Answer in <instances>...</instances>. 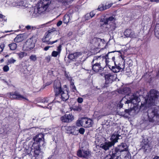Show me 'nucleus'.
Masks as SVG:
<instances>
[{
    "mask_svg": "<svg viewBox=\"0 0 159 159\" xmlns=\"http://www.w3.org/2000/svg\"><path fill=\"white\" fill-rule=\"evenodd\" d=\"M116 18L113 16H111L109 17H105L103 19H101L100 21L102 23L101 24V26H103L104 25H110V27H112L114 29L116 28V24L115 23Z\"/></svg>",
    "mask_w": 159,
    "mask_h": 159,
    "instance_id": "7",
    "label": "nucleus"
},
{
    "mask_svg": "<svg viewBox=\"0 0 159 159\" xmlns=\"http://www.w3.org/2000/svg\"><path fill=\"white\" fill-rule=\"evenodd\" d=\"M20 5L23 6L24 4V0H18Z\"/></svg>",
    "mask_w": 159,
    "mask_h": 159,
    "instance_id": "53",
    "label": "nucleus"
},
{
    "mask_svg": "<svg viewBox=\"0 0 159 159\" xmlns=\"http://www.w3.org/2000/svg\"><path fill=\"white\" fill-rule=\"evenodd\" d=\"M29 59L30 61L35 62L37 60V57L36 55H31L30 56Z\"/></svg>",
    "mask_w": 159,
    "mask_h": 159,
    "instance_id": "36",
    "label": "nucleus"
},
{
    "mask_svg": "<svg viewBox=\"0 0 159 159\" xmlns=\"http://www.w3.org/2000/svg\"><path fill=\"white\" fill-rule=\"evenodd\" d=\"M53 98V97H45L41 99L40 102L44 103H48V106L46 107L50 109H51V107L53 105V103L55 102Z\"/></svg>",
    "mask_w": 159,
    "mask_h": 159,
    "instance_id": "13",
    "label": "nucleus"
},
{
    "mask_svg": "<svg viewBox=\"0 0 159 159\" xmlns=\"http://www.w3.org/2000/svg\"><path fill=\"white\" fill-rule=\"evenodd\" d=\"M25 28L28 30L31 29V26L30 25H27L25 27Z\"/></svg>",
    "mask_w": 159,
    "mask_h": 159,
    "instance_id": "61",
    "label": "nucleus"
},
{
    "mask_svg": "<svg viewBox=\"0 0 159 159\" xmlns=\"http://www.w3.org/2000/svg\"><path fill=\"white\" fill-rule=\"evenodd\" d=\"M82 121L83 127L89 128L91 126L92 121L91 120L86 118H82Z\"/></svg>",
    "mask_w": 159,
    "mask_h": 159,
    "instance_id": "21",
    "label": "nucleus"
},
{
    "mask_svg": "<svg viewBox=\"0 0 159 159\" xmlns=\"http://www.w3.org/2000/svg\"><path fill=\"white\" fill-rule=\"evenodd\" d=\"M64 75L66 78L69 81H71L72 80V78L68 75L66 71L64 72Z\"/></svg>",
    "mask_w": 159,
    "mask_h": 159,
    "instance_id": "37",
    "label": "nucleus"
},
{
    "mask_svg": "<svg viewBox=\"0 0 159 159\" xmlns=\"http://www.w3.org/2000/svg\"><path fill=\"white\" fill-rule=\"evenodd\" d=\"M76 125L78 127L83 126V125H82V119L80 120H78L76 121Z\"/></svg>",
    "mask_w": 159,
    "mask_h": 159,
    "instance_id": "39",
    "label": "nucleus"
},
{
    "mask_svg": "<svg viewBox=\"0 0 159 159\" xmlns=\"http://www.w3.org/2000/svg\"><path fill=\"white\" fill-rule=\"evenodd\" d=\"M122 92L123 93L127 95L129 94L130 91V89L129 87L124 88L122 90Z\"/></svg>",
    "mask_w": 159,
    "mask_h": 159,
    "instance_id": "33",
    "label": "nucleus"
},
{
    "mask_svg": "<svg viewBox=\"0 0 159 159\" xmlns=\"http://www.w3.org/2000/svg\"><path fill=\"white\" fill-rule=\"evenodd\" d=\"M5 46L4 43L2 42L0 43V53L2 52Z\"/></svg>",
    "mask_w": 159,
    "mask_h": 159,
    "instance_id": "38",
    "label": "nucleus"
},
{
    "mask_svg": "<svg viewBox=\"0 0 159 159\" xmlns=\"http://www.w3.org/2000/svg\"><path fill=\"white\" fill-rule=\"evenodd\" d=\"M76 127L75 126H67L66 128V130L67 131H69L68 133L71 134L72 135H77V134L75 133Z\"/></svg>",
    "mask_w": 159,
    "mask_h": 159,
    "instance_id": "28",
    "label": "nucleus"
},
{
    "mask_svg": "<svg viewBox=\"0 0 159 159\" xmlns=\"http://www.w3.org/2000/svg\"><path fill=\"white\" fill-rule=\"evenodd\" d=\"M70 88H71V90L72 92H75V91H76V89L75 85L70 87Z\"/></svg>",
    "mask_w": 159,
    "mask_h": 159,
    "instance_id": "50",
    "label": "nucleus"
},
{
    "mask_svg": "<svg viewBox=\"0 0 159 159\" xmlns=\"http://www.w3.org/2000/svg\"><path fill=\"white\" fill-rule=\"evenodd\" d=\"M138 97L136 96H134V95L133 97L132 98V99H133V101L134 100H135L136 101H137V100H138Z\"/></svg>",
    "mask_w": 159,
    "mask_h": 159,
    "instance_id": "56",
    "label": "nucleus"
},
{
    "mask_svg": "<svg viewBox=\"0 0 159 159\" xmlns=\"http://www.w3.org/2000/svg\"><path fill=\"white\" fill-rule=\"evenodd\" d=\"M61 44L59 45L58 47H57V52H58L59 53H60L61 50Z\"/></svg>",
    "mask_w": 159,
    "mask_h": 159,
    "instance_id": "47",
    "label": "nucleus"
},
{
    "mask_svg": "<svg viewBox=\"0 0 159 159\" xmlns=\"http://www.w3.org/2000/svg\"><path fill=\"white\" fill-rule=\"evenodd\" d=\"M154 33L156 37L159 39V23L156 24L154 29Z\"/></svg>",
    "mask_w": 159,
    "mask_h": 159,
    "instance_id": "29",
    "label": "nucleus"
},
{
    "mask_svg": "<svg viewBox=\"0 0 159 159\" xmlns=\"http://www.w3.org/2000/svg\"><path fill=\"white\" fill-rule=\"evenodd\" d=\"M60 54L58 52L54 51H53L52 53V56L53 57H57V55H59Z\"/></svg>",
    "mask_w": 159,
    "mask_h": 159,
    "instance_id": "42",
    "label": "nucleus"
},
{
    "mask_svg": "<svg viewBox=\"0 0 159 159\" xmlns=\"http://www.w3.org/2000/svg\"><path fill=\"white\" fill-rule=\"evenodd\" d=\"M159 97V92L155 89H152L149 92V99L146 100V103L151 106L155 103V101L157 100Z\"/></svg>",
    "mask_w": 159,
    "mask_h": 159,
    "instance_id": "8",
    "label": "nucleus"
},
{
    "mask_svg": "<svg viewBox=\"0 0 159 159\" xmlns=\"http://www.w3.org/2000/svg\"><path fill=\"white\" fill-rule=\"evenodd\" d=\"M53 87L55 94L58 92H60L63 89L61 87L60 82L58 81H56L54 82Z\"/></svg>",
    "mask_w": 159,
    "mask_h": 159,
    "instance_id": "19",
    "label": "nucleus"
},
{
    "mask_svg": "<svg viewBox=\"0 0 159 159\" xmlns=\"http://www.w3.org/2000/svg\"><path fill=\"white\" fill-rule=\"evenodd\" d=\"M10 49L11 50H14L16 49L17 47V44L16 43H12L8 45Z\"/></svg>",
    "mask_w": 159,
    "mask_h": 159,
    "instance_id": "32",
    "label": "nucleus"
},
{
    "mask_svg": "<svg viewBox=\"0 0 159 159\" xmlns=\"http://www.w3.org/2000/svg\"><path fill=\"white\" fill-rule=\"evenodd\" d=\"M70 81V87L72 86L73 85H75L74 82L71 81Z\"/></svg>",
    "mask_w": 159,
    "mask_h": 159,
    "instance_id": "62",
    "label": "nucleus"
},
{
    "mask_svg": "<svg viewBox=\"0 0 159 159\" xmlns=\"http://www.w3.org/2000/svg\"><path fill=\"white\" fill-rule=\"evenodd\" d=\"M50 39H49V40H42L43 43H46L47 44H52L54 43H56L59 41V39H57L53 41H49V40Z\"/></svg>",
    "mask_w": 159,
    "mask_h": 159,
    "instance_id": "34",
    "label": "nucleus"
},
{
    "mask_svg": "<svg viewBox=\"0 0 159 159\" xmlns=\"http://www.w3.org/2000/svg\"><path fill=\"white\" fill-rule=\"evenodd\" d=\"M104 159H123L122 157V155L119 156L118 157H112V156H107L105 157Z\"/></svg>",
    "mask_w": 159,
    "mask_h": 159,
    "instance_id": "35",
    "label": "nucleus"
},
{
    "mask_svg": "<svg viewBox=\"0 0 159 159\" xmlns=\"http://www.w3.org/2000/svg\"><path fill=\"white\" fill-rule=\"evenodd\" d=\"M16 61V60H14L12 57L9 59L7 62V64L9 65L12 63H14Z\"/></svg>",
    "mask_w": 159,
    "mask_h": 159,
    "instance_id": "41",
    "label": "nucleus"
},
{
    "mask_svg": "<svg viewBox=\"0 0 159 159\" xmlns=\"http://www.w3.org/2000/svg\"><path fill=\"white\" fill-rule=\"evenodd\" d=\"M115 52H108L107 54H106L104 56H102L100 55V56H101V58L102 59V61H104V60L106 59H113L115 60V55L114 53Z\"/></svg>",
    "mask_w": 159,
    "mask_h": 159,
    "instance_id": "20",
    "label": "nucleus"
},
{
    "mask_svg": "<svg viewBox=\"0 0 159 159\" xmlns=\"http://www.w3.org/2000/svg\"><path fill=\"white\" fill-rule=\"evenodd\" d=\"M122 157L123 159H130V157L128 154L126 153H125L124 156L122 155Z\"/></svg>",
    "mask_w": 159,
    "mask_h": 159,
    "instance_id": "44",
    "label": "nucleus"
},
{
    "mask_svg": "<svg viewBox=\"0 0 159 159\" xmlns=\"http://www.w3.org/2000/svg\"><path fill=\"white\" fill-rule=\"evenodd\" d=\"M116 76L109 73L105 74L104 77L105 80V84H107L109 83H112L114 81L116 78Z\"/></svg>",
    "mask_w": 159,
    "mask_h": 159,
    "instance_id": "16",
    "label": "nucleus"
},
{
    "mask_svg": "<svg viewBox=\"0 0 159 159\" xmlns=\"http://www.w3.org/2000/svg\"><path fill=\"white\" fill-rule=\"evenodd\" d=\"M74 116L71 114H65L61 117L60 119L63 123H69L74 120Z\"/></svg>",
    "mask_w": 159,
    "mask_h": 159,
    "instance_id": "14",
    "label": "nucleus"
},
{
    "mask_svg": "<svg viewBox=\"0 0 159 159\" xmlns=\"http://www.w3.org/2000/svg\"><path fill=\"white\" fill-rule=\"evenodd\" d=\"M80 108L78 107H75L73 108V110L74 111H79L80 110Z\"/></svg>",
    "mask_w": 159,
    "mask_h": 159,
    "instance_id": "54",
    "label": "nucleus"
},
{
    "mask_svg": "<svg viewBox=\"0 0 159 159\" xmlns=\"http://www.w3.org/2000/svg\"><path fill=\"white\" fill-rule=\"evenodd\" d=\"M135 8H139V9H141L142 8V7L141 6H140V5H136V6H135Z\"/></svg>",
    "mask_w": 159,
    "mask_h": 159,
    "instance_id": "63",
    "label": "nucleus"
},
{
    "mask_svg": "<svg viewBox=\"0 0 159 159\" xmlns=\"http://www.w3.org/2000/svg\"><path fill=\"white\" fill-rule=\"evenodd\" d=\"M153 159H159V157L156 156Z\"/></svg>",
    "mask_w": 159,
    "mask_h": 159,
    "instance_id": "64",
    "label": "nucleus"
},
{
    "mask_svg": "<svg viewBox=\"0 0 159 159\" xmlns=\"http://www.w3.org/2000/svg\"><path fill=\"white\" fill-rule=\"evenodd\" d=\"M128 151V146L126 143H121L116 147L112 148L110 151L109 156H112V157H118L124 151Z\"/></svg>",
    "mask_w": 159,
    "mask_h": 159,
    "instance_id": "3",
    "label": "nucleus"
},
{
    "mask_svg": "<svg viewBox=\"0 0 159 159\" xmlns=\"http://www.w3.org/2000/svg\"><path fill=\"white\" fill-rule=\"evenodd\" d=\"M80 55V52H75L73 53L70 54L68 57L70 60L74 61Z\"/></svg>",
    "mask_w": 159,
    "mask_h": 159,
    "instance_id": "27",
    "label": "nucleus"
},
{
    "mask_svg": "<svg viewBox=\"0 0 159 159\" xmlns=\"http://www.w3.org/2000/svg\"><path fill=\"white\" fill-rule=\"evenodd\" d=\"M125 62L121 61L118 65H116L114 73H117L119 72L121 69L123 70L125 69Z\"/></svg>",
    "mask_w": 159,
    "mask_h": 159,
    "instance_id": "24",
    "label": "nucleus"
},
{
    "mask_svg": "<svg viewBox=\"0 0 159 159\" xmlns=\"http://www.w3.org/2000/svg\"><path fill=\"white\" fill-rule=\"evenodd\" d=\"M50 3L49 0H40L36 5V9H34V13L40 14L45 11Z\"/></svg>",
    "mask_w": 159,
    "mask_h": 159,
    "instance_id": "5",
    "label": "nucleus"
},
{
    "mask_svg": "<svg viewBox=\"0 0 159 159\" xmlns=\"http://www.w3.org/2000/svg\"><path fill=\"white\" fill-rule=\"evenodd\" d=\"M104 61L105 63V65L104 66L105 67L107 66L108 67L111 71L114 73L116 65L115 60L111 59L109 60L108 59L107 60L106 59L104 60Z\"/></svg>",
    "mask_w": 159,
    "mask_h": 159,
    "instance_id": "12",
    "label": "nucleus"
},
{
    "mask_svg": "<svg viewBox=\"0 0 159 159\" xmlns=\"http://www.w3.org/2000/svg\"><path fill=\"white\" fill-rule=\"evenodd\" d=\"M5 16L2 14L0 13V18L3 19Z\"/></svg>",
    "mask_w": 159,
    "mask_h": 159,
    "instance_id": "60",
    "label": "nucleus"
},
{
    "mask_svg": "<svg viewBox=\"0 0 159 159\" xmlns=\"http://www.w3.org/2000/svg\"><path fill=\"white\" fill-rule=\"evenodd\" d=\"M124 35L127 37L133 38L135 36L134 32L130 29H126L124 32Z\"/></svg>",
    "mask_w": 159,
    "mask_h": 159,
    "instance_id": "26",
    "label": "nucleus"
},
{
    "mask_svg": "<svg viewBox=\"0 0 159 159\" xmlns=\"http://www.w3.org/2000/svg\"><path fill=\"white\" fill-rule=\"evenodd\" d=\"M95 14V13L94 12V11H91L89 14H86L85 16V18L86 20H89L93 17Z\"/></svg>",
    "mask_w": 159,
    "mask_h": 159,
    "instance_id": "30",
    "label": "nucleus"
},
{
    "mask_svg": "<svg viewBox=\"0 0 159 159\" xmlns=\"http://www.w3.org/2000/svg\"><path fill=\"white\" fill-rule=\"evenodd\" d=\"M7 95L12 99L21 100L22 99L28 101V99L23 96L20 95L17 91L8 93Z\"/></svg>",
    "mask_w": 159,
    "mask_h": 159,
    "instance_id": "9",
    "label": "nucleus"
},
{
    "mask_svg": "<svg viewBox=\"0 0 159 159\" xmlns=\"http://www.w3.org/2000/svg\"><path fill=\"white\" fill-rule=\"evenodd\" d=\"M51 47L50 46H46L43 49H44V51H47L48 50V49H49V48H50Z\"/></svg>",
    "mask_w": 159,
    "mask_h": 159,
    "instance_id": "59",
    "label": "nucleus"
},
{
    "mask_svg": "<svg viewBox=\"0 0 159 159\" xmlns=\"http://www.w3.org/2000/svg\"><path fill=\"white\" fill-rule=\"evenodd\" d=\"M33 140L34 142L31 152L34 153V156L35 157L36 159H41L39 155L41 152L40 147H44L45 145L44 135L42 133L39 134L33 138Z\"/></svg>",
    "mask_w": 159,
    "mask_h": 159,
    "instance_id": "1",
    "label": "nucleus"
},
{
    "mask_svg": "<svg viewBox=\"0 0 159 159\" xmlns=\"http://www.w3.org/2000/svg\"><path fill=\"white\" fill-rule=\"evenodd\" d=\"M151 2H155L156 3H159V0H150Z\"/></svg>",
    "mask_w": 159,
    "mask_h": 159,
    "instance_id": "58",
    "label": "nucleus"
},
{
    "mask_svg": "<svg viewBox=\"0 0 159 159\" xmlns=\"http://www.w3.org/2000/svg\"><path fill=\"white\" fill-rule=\"evenodd\" d=\"M148 120L150 122L157 121L159 123V109L155 107L149 109L147 111Z\"/></svg>",
    "mask_w": 159,
    "mask_h": 159,
    "instance_id": "4",
    "label": "nucleus"
},
{
    "mask_svg": "<svg viewBox=\"0 0 159 159\" xmlns=\"http://www.w3.org/2000/svg\"><path fill=\"white\" fill-rule=\"evenodd\" d=\"M25 52H22L18 54V55L19 58L20 59H22L24 56V55L25 54Z\"/></svg>",
    "mask_w": 159,
    "mask_h": 159,
    "instance_id": "43",
    "label": "nucleus"
},
{
    "mask_svg": "<svg viewBox=\"0 0 159 159\" xmlns=\"http://www.w3.org/2000/svg\"><path fill=\"white\" fill-rule=\"evenodd\" d=\"M124 98H122V99L120 101L119 103L118 107L119 108H122L123 106V104L121 103V102L123 101Z\"/></svg>",
    "mask_w": 159,
    "mask_h": 159,
    "instance_id": "49",
    "label": "nucleus"
},
{
    "mask_svg": "<svg viewBox=\"0 0 159 159\" xmlns=\"http://www.w3.org/2000/svg\"><path fill=\"white\" fill-rule=\"evenodd\" d=\"M77 102L79 103H82L83 102V98L81 97H79L77 99Z\"/></svg>",
    "mask_w": 159,
    "mask_h": 159,
    "instance_id": "52",
    "label": "nucleus"
},
{
    "mask_svg": "<svg viewBox=\"0 0 159 159\" xmlns=\"http://www.w3.org/2000/svg\"><path fill=\"white\" fill-rule=\"evenodd\" d=\"M101 40L100 39L98 38H94L93 39V40L95 41L96 43V44L98 46L97 48H100V46H99V41Z\"/></svg>",
    "mask_w": 159,
    "mask_h": 159,
    "instance_id": "40",
    "label": "nucleus"
},
{
    "mask_svg": "<svg viewBox=\"0 0 159 159\" xmlns=\"http://www.w3.org/2000/svg\"><path fill=\"white\" fill-rule=\"evenodd\" d=\"M3 70L4 72H6L8 71L9 70V66L7 65H5L3 68Z\"/></svg>",
    "mask_w": 159,
    "mask_h": 159,
    "instance_id": "46",
    "label": "nucleus"
},
{
    "mask_svg": "<svg viewBox=\"0 0 159 159\" xmlns=\"http://www.w3.org/2000/svg\"><path fill=\"white\" fill-rule=\"evenodd\" d=\"M77 155L79 157L88 159L91 156V153L89 149H78L77 152Z\"/></svg>",
    "mask_w": 159,
    "mask_h": 159,
    "instance_id": "10",
    "label": "nucleus"
},
{
    "mask_svg": "<svg viewBox=\"0 0 159 159\" xmlns=\"http://www.w3.org/2000/svg\"><path fill=\"white\" fill-rule=\"evenodd\" d=\"M112 146L110 141H106L101 144L100 148L105 151H106L109 149Z\"/></svg>",
    "mask_w": 159,
    "mask_h": 159,
    "instance_id": "22",
    "label": "nucleus"
},
{
    "mask_svg": "<svg viewBox=\"0 0 159 159\" xmlns=\"http://www.w3.org/2000/svg\"><path fill=\"white\" fill-rule=\"evenodd\" d=\"M119 134L118 131H117L116 134L115 131L114 133L111 135L110 138L111 141L110 142L113 146H114L115 144L118 142V140L120 139L119 137H120L121 135Z\"/></svg>",
    "mask_w": 159,
    "mask_h": 159,
    "instance_id": "15",
    "label": "nucleus"
},
{
    "mask_svg": "<svg viewBox=\"0 0 159 159\" xmlns=\"http://www.w3.org/2000/svg\"><path fill=\"white\" fill-rule=\"evenodd\" d=\"M25 39V34H19L17 35L14 39L16 43H20L23 41Z\"/></svg>",
    "mask_w": 159,
    "mask_h": 159,
    "instance_id": "25",
    "label": "nucleus"
},
{
    "mask_svg": "<svg viewBox=\"0 0 159 159\" xmlns=\"http://www.w3.org/2000/svg\"><path fill=\"white\" fill-rule=\"evenodd\" d=\"M74 0L68 1V0H57L58 2L61 3L63 5L66 6L68 5L69 3H72Z\"/></svg>",
    "mask_w": 159,
    "mask_h": 159,
    "instance_id": "31",
    "label": "nucleus"
},
{
    "mask_svg": "<svg viewBox=\"0 0 159 159\" xmlns=\"http://www.w3.org/2000/svg\"><path fill=\"white\" fill-rule=\"evenodd\" d=\"M112 5V3H109L108 2H106L105 3H101L99 5L97 10L100 11H103L110 8Z\"/></svg>",
    "mask_w": 159,
    "mask_h": 159,
    "instance_id": "17",
    "label": "nucleus"
},
{
    "mask_svg": "<svg viewBox=\"0 0 159 159\" xmlns=\"http://www.w3.org/2000/svg\"><path fill=\"white\" fill-rule=\"evenodd\" d=\"M35 46L34 43L31 38L28 39L23 45V48L24 50L29 51L33 49Z\"/></svg>",
    "mask_w": 159,
    "mask_h": 159,
    "instance_id": "11",
    "label": "nucleus"
},
{
    "mask_svg": "<svg viewBox=\"0 0 159 159\" xmlns=\"http://www.w3.org/2000/svg\"><path fill=\"white\" fill-rule=\"evenodd\" d=\"M85 129L83 128H80L79 130V133L81 134H83L85 132Z\"/></svg>",
    "mask_w": 159,
    "mask_h": 159,
    "instance_id": "45",
    "label": "nucleus"
},
{
    "mask_svg": "<svg viewBox=\"0 0 159 159\" xmlns=\"http://www.w3.org/2000/svg\"><path fill=\"white\" fill-rule=\"evenodd\" d=\"M131 112V111L128 109H125V113L128 114H129Z\"/></svg>",
    "mask_w": 159,
    "mask_h": 159,
    "instance_id": "55",
    "label": "nucleus"
},
{
    "mask_svg": "<svg viewBox=\"0 0 159 159\" xmlns=\"http://www.w3.org/2000/svg\"><path fill=\"white\" fill-rule=\"evenodd\" d=\"M51 58L50 56H48L45 57V60L47 62L49 63L51 61Z\"/></svg>",
    "mask_w": 159,
    "mask_h": 159,
    "instance_id": "48",
    "label": "nucleus"
},
{
    "mask_svg": "<svg viewBox=\"0 0 159 159\" xmlns=\"http://www.w3.org/2000/svg\"><path fill=\"white\" fill-rule=\"evenodd\" d=\"M62 24V22L61 21V20H60L59 21H58L57 24V26H60Z\"/></svg>",
    "mask_w": 159,
    "mask_h": 159,
    "instance_id": "57",
    "label": "nucleus"
},
{
    "mask_svg": "<svg viewBox=\"0 0 159 159\" xmlns=\"http://www.w3.org/2000/svg\"><path fill=\"white\" fill-rule=\"evenodd\" d=\"M57 31L56 30L55 28H52L51 29L48 30L47 32L45 33L42 39V40H46V39L48 38L51 35H53L56 34Z\"/></svg>",
    "mask_w": 159,
    "mask_h": 159,
    "instance_id": "18",
    "label": "nucleus"
},
{
    "mask_svg": "<svg viewBox=\"0 0 159 159\" xmlns=\"http://www.w3.org/2000/svg\"><path fill=\"white\" fill-rule=\"evenodd\" d=\"M103 61L101 58V56H96L93 57L91 62L92 69L96 73L102 72L105 68L103 66L102 62Z\"/></svg>",
    "mask_w": 159,
    "mask_h": 159,
    "instance_id": "2",
    "label": "nucleus"
},
{
    "mask_svg": "<svg viewBox=\"0 0 159 159\" xmlns=\"http://www.w3.org/2000/svg\"><path fill=\"white\" fill-rule=\"evenodd\" d=\"M64 88L60 92L55 94V97H60L62 101L66 102L70 97V91L69 88L66 85L63 86Z\"/></svg>",
    "mask_w": 159,
    "mask_h": 159,
    "instance_id": "6",
    "label": "nucleus"
},
{
    "mask_svg": "<svg viewBox=\"0 0 159 159\" xmlns=\"http://www.w3.org/2000/svg\"><path fill=\"white\" fill-rule=\"evenodd\" d=\"M125 101V104H129L130 103H133V99H132V98L130 100H127L126 101Z\"/></svg>",
    "mask_w": 159,
    "mask_h": 159,
    "instance_id": "51",
    "label": "nucleus"
},
{
    "mask_svg": "<svg viewBox=\"0 0 159 159\" xmlns=\"http://www.w3.org/2000/svg\"><path fill=\"white\" fill-rule=\"evenodd\" d=\"M142 148L145 151L148 150V148L150 147L149 141L147 137L143 138L142 140Z\"/></svg>",
    "mask_w": 159,
    "mask_h": 159,
    "instance_id": "23",
    "label": "nucleus"
}]
</instances>
